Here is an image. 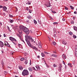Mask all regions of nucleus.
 Returning <instances> with one entry per match:
<instances>
[{
    "label": "nucleus",
    "instance_id": "f257e3e1",
    "mask_svg": "<svg viewBox=\"0 0 77 77\" xmlns=\"http://www.w3.org/2000/svg\"><path fill=\"white\" fill-rule=\"evenodd\" d=\"M27 38H28V39L29 40L26 38V41L29 46V47H31V48H33V49H34V50H38V49L37 48H36V47L35 46H33V45H32L30 44L31 41V42H33V41H34V40H33V38H32V36H27Z\"/></svg>",
    "mask_w": 77,
    "mask_h": 77
},
{
    "label": "nucleus",
    "instance_id": "f03ea898",
    "mask_svg": "<svg viewBox=\"0 0 77 77\" xmlns=\"http://www.w3.org/2000/svg\"><path fill=\"white\" fill-rule=\"evenodd\" d=\"M22 74L23 76L25 75H27L29 74V71L27 69H24L23 70L22 72Z\"/></svg>",
    "mask_w": 77,
    "mask_h": 77
},
{
    "label": "nucleus",
    "instance_id": "7ed1b4c3",
    "mask_svg": "<svg viewBox=\"0 0 77 77\" xmlns=\"http://www.w3.org/2000/svg\"><path fill=\"white\" fill-rule=\"evenodd\" d=\"M25 27L23 26H19L20 29L19 30V31H18V32H19L20 35H21V34H22V31H23Z\"/></svg>",
    "mask_w": 77,
    "mask_h": 77
},
{
    "label": "nucleus",
    "instance_id": "20e7f679",
    "mask_svg": "<svg viewBox=\"0 0 77 77\" xmlns=\"http://www.w3.org/2000/svg\"><path fill=\"white\" fill-rule=\"evenodd\" d=\"M23 31L24 32L26 33V35H28L29 33V30L26 27H25L24 28Z\"/></svg>",
    "mask_w": 77,
    "mask_h": 77
},
{
    "label": "nucleus",
    "instance_id": "39448f33",
    "mask_svg": "<svg viewBox=\"0 0 77 77\" xmlns=\"http://www.w3.org/2000/svg\"><path fill=\"white\" fill-rule=\"evenodd\" d=\"M9 39L11 41H15L16 42H17V40L16 39L12 37H9Z\"/></svg>",
    "mask_w": 77,
    "mask_h": 77
},
{
    "label": "nucleus",
    "instance_id": "423d86ee",
    "mask_svg": "<svg viewBox=\"0 0 77 77\" xmlns=\"http://www.w3.org/2000/svg\"><path fill=\"white\" fill-rule=\"evenodd\" d=\"M5 46H7V47H10V48H11V46H10V45H9V44L7 42L5 41Z\"/></svg>",
    "mask_w": 77,
    "mask_h": 77
},
{
    "label": "nucleus",
    "instance_id": "0eeeda50",
    "mask_svg": "<svg viewBox=\"0 0 77 77\" xmlns=\"http://www.w3.org/2000/svg\"><path fill=\"white\" fill-rule=\"evenodd\" d=\"M3 45H4L3 44V43L2 41H0V46L1 47H3Z\"/></svg>",
    "mask_w": 77,
    "mask_h": 77
},
{
    "label": "nucleus",
    "instance_id": "6e6552de",
    "mask_svg": "<svg viewBox=\"0 0 77 77\" xmlns=\"http://www.w3.org/2000/svg\"><path fill=\"white\" fill-rule=\"evenodd\" d=\"M35 67L36 68V71H37V70H40V67H39V66H35Z\"/></svg>",
    "mask_w": 77,
    "mask_h": 77
},
{
    "label": "nucleus",
    "instance_id": "1a4fd4ad",
    "mask_svg": "<svg viewBox=\"0 0 77 77\" xmlns=\"http://www.w3.org/2000/svg\"><path fill=\"white\" fill-rule=\"evenodd\" d=\"M62 42L63 44H64V45H66L67 44L66 42L64 40H62Z\"/></svg>",
    "mask_w": 77,
    "mask_h": 77
},
{
    "label": "nucleus",
    "instance_id": "9d476101",
    "mask_svg": "<svg viewBox=\"0 0 77 77\" xmlns=\"http://www.w3.org/2000/svg\"><path fill=\"white\" fill-rule=\"evenodd\" d=\"M62 58L63 59H66V56L64 54H63L62 56Z\"/></svg>",
    "mask_w": 77,
    "mask_h": 77
},
{
    "label": "nucleus",
    "instance_id": "9b49d317",
    "mask_svg": "<svg viewBox=\"0 0 77 77\" xmlns=\"http://www.w3.org/2000/svg\"><path fill=\"white\" fill-rule=\"evenodd\" d=\"M19 69L20 70H23V67H22V66H19Z\"/></svg>",
    "mask_w": 77,
    "mask_h": 77
},
{
    "label": "nucleus",
    "instance_id": "f8f14e48",
    "mask_svg": "<svg viewBox=\"0 0 77 77\" xmlns=\"http://www.w3.org/2000/svg\"><path fill=\"white\" fill-rule=\"evenodd\" d=\"M28 69L29 70V71H30L31 72H32V68L31 67H29L28 68Z\"/></svg>",
    "mask_w": 77,
    "mask_h": 77
},
{
    "label": "nucleus",
    "instance_id": "ddd939ff",
    "mask_svg": "<svg viewBox=\"0 0 77 77\" xmlns=\"http://www.w3.org/2000/svg\"><path fill=\"white\" fill-rule=\"evenodd\" d=\"M3 8L4 9V11H5V10H7V8L6 6H4L3 7Z\"/></svg>",
    "mask_w": 77,
    "mask_h": 77
},
{
    "label": "nucleus",
    "instance_id": "4468645a",
    "mask_svg": "<svg viewBox=\"0 0 77 77\" xmlns=\"http://www.w3.org/2000/svg\"><path fill=\"white\" fill-rule=\"evenodd\" d=\"M74 29L75 30V31H77V28L76 26H73Z\"/></svg>",
    "mask_w": 77,
    "mask_h": 77
},
{
    "label": "nucleus",
    "instance_id": "2eb2a0df",
    "mask_svg": "<svg viewBox=\"0 0 77 77\" xmlns=\"http://www.w3.org/2000/svg\"><path fill=\"white\" fill-rule=\"evenodd\" d=\"M45 6H47V7H50V3H48V5H46Z\"/></svg>",
    "mask_w": 77,
    "mask_h": 77
},
{
    "label": "nucleus",
    "instance_id": "dca6fc26",
    "mask_svg": "<svg viewBox=\"0 0 77 77\" xmlns=\"http://www.w3.org/2000/svg\"><path fill=\"white\" fill-rule=\"evenodd\" d=\"M26 4L30 5H31V2H30L29 1H28V2H27L26 3Z\"/></svg>",
    "mask_w": 77,
    "mask_h": 77
},
{
    "label": "nucleus",
    "instance_id": "f3484780",
    "mask_svg": "<svg viewBox=\"0 0 77 77\" xmlns=\"http://www.w3.org/2000/svg\"><path fill=\"white\" fill-rule=\"evenodd\" d=\"M25 60V59H24V58H21L20 59L21 61H24Z\"/></svg>",
    "mask_w": 77,
    "mask_h": 77
},
{
    "label": "nucleus",
    "instance_id": "a211bd4d",
    "mask_svg": "<svg viewBox=\"0 0 77 77\" xmlns=\"http://www.w3.org/2000/svg\"><path fill=\"white\" fill-rule=\"evenodd\" d=\"M69 35H72V32H69Z\"/></svg>",
    "mask_w": 77,
    "mask_h": 77
},
{
    "label": "nucleus",
    "instance_id": "6ab92c4d",
    "mask_svg": "<svg viewBox=\"0 0 77 77\" xmlns=\"http://www.w3.org/2000/svg\"><path fill=\"white\" fill-rule=\"evenodd\" d=\"M17 36L19 37L20 39H21V36H20L19 34H17Z\"/></svg>",
    "mask_w": 77,
    "mask_h": 77
},
{
    "label": "nucleus",
    "instance_id": "aec40b11",
    "mask_svg": "<svg viewBox=\"0 0 77 77\" xmlns=\"http://www.w3.org/2000/svg\"><path fill=\"white\" fill-rule=\"evenodd\" d=\"M28 18L29 19V20L30 19H32V17L30 16H29L28 17Z\"/></svg>",
    "mask_w": 77,
    "mask_h": 77
},
{
    "label": "nucleus",
    "instance_id": "412c9836",
    "mask_svg": "<svg viewBox=\"0 0 77 77\" xmlns=\"http://www.w3.org/2000/svg\"><path fill=\"white\" fill-rule=\"evenodd\" d=\"M73 38H77V36H76V35H73Z\"/></svg>",
    "mask_w": 77,
    "mask_h": 77
},
{
    "label": "nucleus",
    "instance_id": "4be33fe9",
    "mask_svg": "<svg viewBox=\"0 0 77 77\" xmlns=\"http://www.w3.org/2000/svg\"><path fill=\"white\" fill-rule=\"evenodd\" d=\"M42 57H44V56H45V54H44V53H42Z\"/></svg>",
    "mask_w": 77,
    "mask_h": 77
},
{
    "label": "nucleus",
    "instance_id": "5701e85b",
    "mask_svg": "<svg viewBox=\"0 0 77 77\" xmlns=\"http://www.w3.org/2000/svg\"><path fill=\"white\" fill-rule=\"evenodd\" d=\"M1 64H2V66H4L5 64L4 63L3 61L1 62Z\"/></svg>",
    "mask_w": 77,
    "mask_h": 77
},
{
    "label": "nucleus",
    "instance_id": "b1692460",
    "mask_svg": "<svg viewBox=\"0 0 77 77\" xmlns=\"http://www.w3.org/2000/svg\"><path fill=\"white\" fill-rule=\"evenodd\" d=\"M45 63L46 64V67H47V68H49L50 67V66H48V65H47V63Z\"/></svg>",
    "mask_w": 77,
    "mask_h": 77
},
{
    "label": "nucleus",
    "instance_id": "393cba45",
    "mask_svg": "<svg viewBox=\"0 0 77 77\" xmlns=\"http://www.w3.org/2000/svg\"><path fill=\"white\" fill-rule=\"evenodd\" d=\"M36 45H38H38H41V44L39 42H38V44H37V43H36Z\"/></svg>",
    "mask_w": 77,
    "mask_h": 77
},
{
    "label": "nucleus",
    "instance_id": "a878e982",
    "mask_svg": "<svg viewBox=\"0 0 77 77\" xmlns=\"http://www.w3.org/2000/svg\"><path fill=\"white\" fill-rule=\"evenodd\" d=\"M53 24L54 25H55V24H58V23L57 22H54Z\"/></svg>",
    "mask_w": 77,
    "mask_h": 77
},
{
    "label": "nucleus",
    "instance_id": "bb28decb",
    "mask_svg": "<svg viewBox=\"0 0 77 77\" xmlns=\"http://www.w3.org/2000/svg\"><path fill=\"white\" fill-rule=\"evenodd\" d=\"M74 20H72L71 21V24H74Z\"/></svg>",
    "mask_w": 77,
    "mask_h": 77
},
{
    "label": "nucleus",
    "instance_id": "cd10ccee",
    "mask_svg": "<svg viewBox=\"0 0 77 77\" xmlns=\"http://www.w3.org/2000/svg\"><path fill=\"white\" fill-rule=\"evenodd\" d=\"M48 38H49V40L50 41H51V38H50V37H49V36H48Z\"/></svg>",
    "mask_w": 77,
    "mask_h": 77
},
{
    "label": "nucleus",
    "instance_id": "c85d7f7f",
    "mask_svg": "<svg viewBox=\"0 0 77 77\" xmlns=\"http://www.w3.org/2000/svg\"><path fill=\"white\" fill-rule=\"evenodd\" d=\"M70 8H71V9H74V7L71 6V5H70Z\"/></svg>",
    "mask_w": 77,
    "mask_h": 77
},
{
    "label": "nucleus",
    "instance_id": "c756f323",
    "mask_svg": "<svg viewBox=\"0 0 77 77\" xmlns=\"http://www.w3.org/2000/svg\"><path fill=\"white\" fill-rule=\"evenodd\" d=\"M34 22L35 24H37V22H36V21L35 20H34Z\"/></svg>",
    "mask_w": 77,
    "mask_h": 77
},
{
    "label": "nucleus",
    "instance_id": "7c9ffc66",
    "mask_svg": "<svg viewBox=\"0 0 77 77\" xmlns=\"http://www.w3.org/2000/svg\"><path fill=\"white\" fill-rule=\"evenodd\" d=\"M53 44L54 45H55L56 44V43H55V42H53Z\"/></svg>",
    "mask_w": 77,
    "mask_h": 77
},
{
    "label": "nucleus",
    "instance_id": "2f4dec72",
    "mask_svg": "<svg viewBox=\"0 0 77 77\" xmlns=\"http://www.w3.org/2000/svg\"><path fill=\"white\" fill-rule=\"evenodd\" d=\"M27 63H28V61H26L25 62V63L27 65Z\"/></svg>",
    "mask_w": 77,
    "mask_h": 77
},
{
    "label": "nucleus",
    "instance_id": "473e14b6",
    "mask_svg": "<svg viewBox=\"0 0 77 77\" xmlns=\"http://www.w3.org/2000/svg\"><path fill=\"white\" fill-rule=\"evenodd\" d=\"M52 12L53 14H56V11H52Z\"/></svg>",
    "mask_w": 77,
    "mask_h": 77
},
{
    "label": "nucleus",
    "instance_id": "72a5a7b5",
    "mask_svg": "<svg viewBox=\"0 0 77 77\" xmlns=\"http://www.w3.org/2000/svg\"><path fill=\"white\" fill-rule=\"evenodd\" d=\"M59 65L60 66V68H61L62 67V64H60Z\"/></svg>",
    "mask_w": 77,
    "mask_h": 77
},
{
    "label": "nucleus",
    "instance_id": "f704fd0d",
    "mask_svg": "<svg viewBox=\"0 0 77 77\" xmlns=\"http://www.w3.org/2000/svg\"><path fill=\"white\" fill-rule=\"evenodd\" d=\"M10 23H13L14 22V20H10Z\"/></svg>",
    "mask_w": 77,
    "mask_h": 77
},
{
    "label": "nucleus",
    "instance_id": "c9c22d12",
    "mask_svg": "<svg viewBox=\"0 0 77 77\" xmlns=\"http://www.w3.org/2000/svg\"><path fill=\"white\" fill-rule=\"evenodd\" d=\"M38 23H39V24H41V21H39V20H38Z\"/></svg>",
    "mask_w": 77,
    "mask_h": 77
},
{
    "label": "nucleus",
    "instance_id": "e433bc0d",
    "mask_svg": "<svg viewBox=\"0 0 77 77\" xmlns=\"http://www.w3.org/2000/svg\"><path fill=\"white\" fill-rule=\"evenodd\" d=\"M64 8H65V9H66V10H68V8L66 7H65Z\"/></svg>",
    "mask_w": 77,
    "mask_h": 77
},
{
    "label": "nucleus",
    "instance_id": "4c0bfd02",
    "mask_svg": "<svg viewBox=\"0 0 77 77\" xmlns=\"http://www.w3.org/2000/svg\"><path fill=\"white\" fill-rule=\"evenodd\" d=\"M7 29L9 31H10V28H9V26H7Z\"/></svg>",
    "mask_w": 77,
    "mask_h": 77
},
{
    "label": "nucleus",
    "instance_id": "58836bf2",
    "mask_svg": "<svg viewBox=\"0 0 77 77\" xmlns=\"http://www.w3.org/2000/svg\"><path fill=\"white\" fill-rule=\"evenodd\" d=\"M32 10H29V12L30 13H32Z\"/></svg>",
    "mask_w": 77,
    "mask_h": 77
},
{
    "label": "nucleus",
    "instance_id": "ea45409f",
    "mask_svg": "<svg viewBox=\"0 0 77 77\" xmlns=\"http://www.w3.org/2000/svg\"><path fill=\"white\" fill-rule=\"evenodd\" d=\"M39 48H42V46H41V45H39L38 46Z\"/></svg>",
    "mask_w": 77,
    "mask_h": 77
},
{
    "label": "nucleus",
    "instance_id": "a19ab883",
    "mask_svg": "<svg viewBox=\"0 0 77 77\" xmlns=\"http://www.w3.org/2000/svg\"><path fill=\"white\" fill-rule=\"evenodd\" d=\"M44 53L45 54H48V52H47L45 51L44 52Z\"/></svg>",
    "mask_w": 77,
    "mask_h": 77
},
{
    "label": "nucleus",
    "instance_id": "79ce46f5",
    "mask_svg": "<svg viewBox=\"0 0 77 77\" xmlns=\"http://www.w3.org/2000/svg\"><path fill=\"white\" fill-rule=\"evenodd\" d=\"M32 69H33V70H36V69H35V67H32Z\"/></svg>",
    "mask_w": 77,
    "mask_h": 77
},
{
    "label": "nucleus",
    "instance_id": "37998d69",
    "mask_svg": "<svg viewBox=\"0 0 77 77\" xmlns=\"http://www.w3.org/2000/svg\"><path fill=\"white\" fill-rule=\"evenodd\" d=\"M54 57H57V55H55L54 54Z\"/></svg>",
    "mask_w": 77,
    "mask_h": 77
},
{
    "label": "nucleus",
    "instance_id": "c03bdc74",
    "mask_svg": "<svg viewBox=\"0 0 77 77\" xmlns=\"http://www.w3.org/2000/svg\"><path fill=\"white\" fill-rule=\"evenodd\" d=\"M9 17H10L12 18V17L13 16H12V15L11 14H9Z\"/></svg>",
    "mask_w": 77,
    "mask_h": 77
},
{
    "label": "nucleus",
    "instance_id": "a18cd8bd",
    "mask_svg": "<svg viewBox=\"0 0 77 77\" xmlns=\"http://www.w3.org/2000/svg\"><path fill=\"white\" fill-rule=\"evenodd\" d=\"M4 73L5 74H7V72H6V71H5L4 72Z\"/></svg>",
    "mask_w": 77,
    "mask_h": 77
},
{
    "label": "nucleus",
    "instance_id": "49530a36",
    "mask_svg": "<svg viewBox=\"0 0 77 77\" xmlns=\"http://www.w3.org/2000/svg\"><path fill=\"white\" fill-rule=\"evenodd\" d=\"M62 20L64 21L65 20V19H64V18H63L62 19Z\"/></svg>",
    "mask_w": 77,
    "mask_h": 77
},
{
    "label": "nucleus",
    "instance_id": "de8ad7c7",
    "mask_svg": "<svg viewBox=\"0 0 77 77\" xmlns=\"http://www.w3.org/2000/svg\"><path fill=\"white\" fill-rule=\"evenodd\" d=\"M57 66V65H56L55 64H54L53 66L54 67H56Z\"/></svg>",
    "mask_w": 77,
    "mask_h": 77
},
{
    "label": "nucleus",
    "instance_id": "09e8293b",
    "mask_svg": "<svg viewBox=\"0 0 77 77\" xmlns=\"http://www.w3.org/2000/svg\"><path fill=\"white\" fill-rule=\"evenodd\" d=\"M63 63L64 65H65V63L63 61Z\"/></svg>",
    "mask_w": 77,
    "mask_h": 77
},
{
    "label": "nucleus",
    "instance_id": "8fccbe9b",
    "mask_svg": "<svg viewBox=\"0 0 77 77\" xmlns=\"http://www.w3.org/2000/svg\"><path fill=\"white\" fill-rule=\"evenodd\" d=\"M54 54H52L51 55V56H54Z\"/></svg>",
    "mask_w": 77,
    "mask_h": 77
},
{
    "label": "nucleus",
    "instance_id": "3c124183",
    "mask_svg": "<svg viewBox=\"0 0 77 77\" xmlns=\"http://www.w3.org/2000/svg\"><path fill=\"white\" fill-rule=\"evenodd\" d=\"M75 51L76 52H77V48H75Z\"/></svg>",
    "mask_w": 77,
    "mask_h": 77
},
{
    "label": "nucleus",
    "instance_id": "603ef678",
    "mask_svg": "<svg viewBox=\"0 0 77 77\" xmlns=\"http://www.w3.org/2000/svg\"><path fill=\"white\" fill-rule=\"evenodd\" d=\"M68 65H69V66H71V63H68Z\"/></svg>",
    "mask_w": 77,
    "mask_h": 77
},
{
    "label": "nucleus",
    "instance_id": "864d4df0",
    "mask_svg": "<svg viewBox=\"0 0 77 77\" xmlns=\"http://www.w3.org/2000/svg\"><path fill=\"white\" fill-rule=\"evenodd\" d=\"M74 14H77V12H76V11H75L74 12Z\"/></svg>",
    "mask_w": 77,
    "mask_h": 77
},
{
    "label": "nucleus",
    "instance_id": "5fc2aeb1",
    "mask_svg": "<svg viewBox=\"0 0 77 77\" xmlns=\"http://www.w3.org/2000/svg\"><path fill=\"white\" fill-rule=\"evenodd\" d=\"M4 37H6V35L5 34H4Z\"/></svg>",
    "mask_w": 77,
    "mask_h": 77
},
{
    "label": "nucleus",
    "instance_id": "6e6d98bb",
    "mask_svg": "<svg viewBox=\"0 0 77 77\" xmlns=\"http://www.w3.org/2000/svg\"><path fill=\"white\" fill-rule=\"evenodd\" d=\"M3 6L0 5V8H2Z\"/></svg>",
    "mask_w": 77,
    "mask_h": 77
},
{
    "label": "nucleus",
    "instance_id": "4d7b16f0",
    "mask_svg": "<svg viewBox=\"0 0 77 77\" xmlns=\"http://www.w3.org/2000/svg\"><path fill=\"white\" fill-rule=\"evenodd\" d=\"M18 45L19 47H20V46L21 45V44H18Z\"/></svg>",
    "mask_w": 77,
    "mask_h": 77
},
{
    "label": "nucleus",
    "instance_id": "13d9d810",
    "mask_svg": "<svg viewBox=\"0 0 77 77\" xmlns=\"http://www.w3.org/2000/svg\"><path fill=\"white\" fill-rule=\"evenodd\" d=\"M0 24L1 26H2V23L0 22Z\"/></svg>",
    "mask_w": 77,
    "mask_h": 77
},
{
    "label": "nucleus",
    "instance_id": "bf43d9fd",
    "mask_svg": "<svg viewBox=\"0 0 77 77\" xmlns=\"http://www.w3.org/2000/svg\"><path fill=\"white\" fill-rule=\"evenodd\" d=\"M4 2H7L8 0H3Z\"/></svg>",
    "mask_w": 77,
    "mask_h": 77
},
{
    "label": "nucleus",
    "instance_id": "052dcab7",
    "mask_svg": "<svg viewBox=\"0 0 77 77\" xmlns=\"http://www.w3.org/2000/svg\"><path fill=\"white\" fill-rule=\"evenodd\" d=\"M37 57L38 58H39V57H40L39 56H37Z\"/></svg>",
    "mask_w": 77,
    "mask_h": 77
},
{
    "label": "nucleus",
    "instance_id": "680f3d73",
    "mask_svg": "<svg viewBox=\"0 0 77 77\" xmlns=\"http://www.w3.org/2000/svg\"><path fill=\"white\" fill-rule=\"evenodd\" d=\"M26 10H27V11H28V10H29V8H26Z\"/></svg>",
    "mask_w": 77,
    "mask_h": 77
},
{
    "label": "nucleus",
    "instance_id": "e2e57ef3",
    "mask_svg": "<svg viewBox=\"0 0 77 77\" xmlns=\"http://www.w3.org/2000/svg\"><path fill=\"white\" fill-rule=\"evenodd\" d=\"M51 20H53V19L51 17Z\"/></svg>",
    "mask_w": 77,
    "mask_h": 77
},
{
    "label": "nucleus",
    "instance_id": "0e129e2a",
    "mask_svg": "<svg viewBox=\"0 0 77 77\" xmlns=\"http://www.w3.org/2000/svg\"><path fill=\"white\" fill-rule=\"evenodd\" d=\"M53 53H56V52H54V51H53Z\"/></svg>",
    "mask_w": 77,
    "mask_h": 77
},
{
    "label": "nucleus",
    "instance_id": "69168bd1",
    "mask_svg": "<svg viewBox=\"0 0 77 77\" xmlns=\"http://www.w3.org/2000/svg\"><path fill=\"white\" fill-rule=\"evenodd\" d=\"M2 51V53H4V52L3 51Z\"/></svg>",
    "mask_w": 77,
    "mask_h": 77
},
{
    "label": "nucleus",
    "instance_id": "338daca9",
    "mask_svg": "<svg viewBox=\"0 0 77 77\" xmlns=\"http://www.w3.org/2000/svg\"><path fill=\"white\" fill-rule=\"evenodd\" d=\"M15 77H18V76H17L15 75Z\"/></svg>",
    "mask_w": 77,
    "mask_h": 77
},
{
    "label": "nucleus",
    "instance_id": "774afa93",
    "mask_svg": "<svg viewBox=\"0 0 77 77\" xmlns=\"http://www.w3.org/2000/svg\"><path fill=\"white\" fill-rule=\"evenodd\" d=\"M60 71H61V68H60Z\"/></svg>",
    "mask_w": 77,
    "mask_h": 77
}]
</instances>
